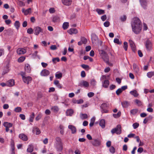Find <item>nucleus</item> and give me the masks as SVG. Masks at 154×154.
Returning a JSON list of instances; mask_svg holds the SVG:
<instances>
[{
    "label": "nucleus",
    "instance_id": "42",
    "mask_svg": "<svg viewBox=\"0 0 154 154\" xmlns=\"http://www.w3.org/2000/svg\"><path fill=\"white\" fill-rule=\"evenodd\" d=\"M66 113L67 115L71 116L73 113V111L72 109L68 110L66 112Z\"/></svg>",
    "mask_w": 154,
    "mask_h": 154
},
{
    "label": "nucleus",
    "instance_id": "20",
    "mask_svg": "<svg viewBox=\"0 0 154 154\" xmlns=\"http://www.w3.org/2000/svg\"><path fill=\"white\" fill-rule=\"evenodd\" d=\"M109 84V81L108 80H105L103 82L102 86L103 87L107 88L108 87Z\"/></svg>",
    "mask_w": 154,
    "mask_h": 154
},
{
    "label": "nucleus",
    "instance_id": "6",
    "mask_svg": "<svg viewBox=\"0 0 154 154\" xmlns=\"http://www.w3.org/2000/svg\"><path fill=\"white\" fill-rule=\"evenodd\" d=\"M100 56L102 58L103 60L105 62L108 61L109 59V57L107 53L104 51L102 50L100 52Z\"/></svg>",
    "mask_w": 154,
    "mask_h": 154
},
{
    "label": "nucleus",
    "instance_id": "52",
    "mask_svg": "<svg viewBox=\"0 0 154 154\" xmlns=\"http://www.w3.org/2000/svg\"><path fill=\"white\" fill-rule=\"evenodd\" d=\"M52 61L54 63H56V61L57 62H59L60 61V59L58 57L54 58L52 59Z\"/></svg>",
    "mask_w": 154,
    "mask_h": 154
},
{
    "label": "nucleus",
    "instance_id": "27",
    "mask_svg": "<svg viewBox=\"0 0 154 154\" xmlns=\"http://www.w3.org/2000/svg\"><path fill=\"white\" fill-rule=\"evenodd\" d=\"M4 126L5 127L10 128L13 126V124L11 123L5 122L3 124Z\"/></svg>",
    "mask_w": 154,
    "mask_h": 154
},
{
    "label": "nucleus",
    "instance_id": "8",
    "mask_svg": "<svg viewBox=\"0 0 154 154\" xmlns=\"http://www.w3.org/2000/svg\"><path fill=\"white\" fill-rule=\"evenodd\" d=\"M89 86V84L88 82L85 80H82L78 84V86L85 88L88 87Z\"/></svg>",
    "mask_w": 154,
    "mask_h": 154
},
{
    "label": "nucleus",
    "instance_id": "63",
    "mask_svg": "<svg viewBox=\"0 0 154 154\" xmlns=\"http://www.w3.org/2000/svg\"><path fill=\"white\" fill-rule=\"evenodd\" d=\"M91 85L95 86L96 84V81L94 79H92L91 81Z\"/></svg>",
    "mask_w": 154,
    "mask_h": 154
},
{
    "label": "nucleus",
    "instance_id": "26",
    "mask_svg": "<svg viewBox=\"0 0 154 154\" xmlns=\"http://www.w3.org/2000/svg\"><path fill=\"white\" fill-rule=\"evenodd\" d=\"M33 150V147L32 144L29 145L27 149V151L28 152H32Z\"/></svg>",
    "mask_w": 154,
    "mask_h": 154
},
{
    "label": "nucleus",
    "instance_id": "53",
    "mask_svg": "<svg viewBox=\"0 0 154 154\" xmlns=\"http://www.w3.org/2000/svg\"><path fill=\"white\" fill-rule=\"evenodd\" d=\"M59 20V17L57 16H54L53 17L52 20L53 22H54L58 21Z\"/></svg>",
    "mask_w": 154,
    "mask_h": 154
},
{
    "label": "nucleus",
    "instance_id": "29",
    "mask_svg": "<svg viewBox=\"0 0 154 154\" xmlns=\"http://www.w3.org/2000/svg\"><path fill=\"white\" fill-rule=\"evenodd\" d=\"M99 125L103 128H104L105 126V120L103 119L101 120L99 122Z\"/></svg>",
    "mask_w": 154,
    "mask_h": 154
},
{
    "label": "nucleus",
    "instance_id": "64",
    "mask_svg": "<svg viewBox=\"0 0 154 154\" xmlns=\"http://www.w3.org/2000/svg\"><path fill=\"white\" fill-rule=\"evenodd\" d=\"M116 88V86L114 85H111L110 86L109 88L110 90H113L115 88Z\"/></svg>",
    "mask_w": 154,
    "mask_h": 154
},
{
    "label": "nucleus",
    "instance_id": "11",
    "mask_svg": "<svg viewBox=\"0 0 154 154\" xmlns=\"http://www.w3.org/2000/svg\"><path fill=\"white\" fill-rule=\"evenodd\" d=\"M91 143L94 146H100L101 143L100 141L98 139H94Z\"/></svg>",
    "mask_w": 154,
    "mask_h": 154
},
{
    "label": "nucleus",
    "instance_id": "38",
    "mask_svg": "<svg viewBox=\"0 0 154 154\" xmlns=\"http://www.w3.org/2000/svg\"><path fill=\"white\" fill-rule=\"evenodd\" d=\"M81 41L83 44H85L87 42V40L84 37H81Z\"/></svg>",
    "mask_w": 154,
    "mask_h": 154
},
{
    "label": "nucleus",
    "instance_id": "37",
    "mask_svg": "<svg viewBox=\"0 0 154 154\" xmlns=\"http://www.w3.org/2000/svg\"><path fill=\"white\" fill-rule=\"evenodd\" d=\"M80 117L82 119H85L87 118L88 115L86 114L81 113L80 115Z\"/></svg>",
    "mask_w": 154,
    "mask_h": 154
},
{
    "label": "nucleus",
    "instance_id": "10",
    "mask_svg": "<svg viewBox=\"0 0 154 154\" xmlns=\"http://www.w3.org/2000/svg\"><path fill=\"white\" fill-rule=\"evenodd\" d=\"M34 33L36 35H38L40 32H42L43 29L40 27L37 26L34 29Z\"/></svg>",
    "mask_w": 154,
    "mask_h": 154
},
{
    "label": "nucleus",
    "instance_id": "2",
    "mask_svg": "<svg viewBox=\"0 0 154 154\" xmlns=\"http://www.w3.org/2000/svg\"><path fill=\"white\" fill-rule=\"evenodd\" d=\"M56 141L54 145L57 151H61L63 149V143L61 139L59 137L55 138Z\"/></svg>",
    "mask_w": 154,
    "mask_h": 154
},
{
    "label": "nucleus",
    "instance_id": "41",
    "mask_svg": "<svg viewBox=\"0 0 154 154\" xmlns=\"http://www.w3.org/2000/svg\"><path fill=\"white\" fill-rule=\"evenodd\" d=\"M138 112V109H133L130 111V113L133 115H135Z\"/></svg>",
    "mask_w": 154,
    "mask_h": 154
},
{
    "label": "nucleus",
    "instance_id": "44",
    "mask_svg": "<svg viewBox=\"0 0 154 154\" xmlns=\"http://www.w3.org/2000/svg\"><path fill=\"white\" fill-rule=\"evenodd\" d=\"M147 75L149 78H151L152 76H154V71L148 72L147 73Z\"/></svg>",
    "mask_w": 154,
    "mask_h": 154
},
{
    "label": "nucleus",
    "instance_id": "16",
    "mask_svg": "<svg viewBox=\"0 0 154 154\" xmlns=\"http://www.w3.org/2000/svg\"><path fill=\"white\" fill-rule=\"evenodd\" d=\"M19 137L24 141H26L28 140V137L25 134H19Z\"/></svg>",
    "mask_w": 154,
    "mask_h": 154
},
{
    "label": "nucleus",
    "instance_id": "50",
    "mask_svg": "<svg viewBox=\"0 0 154 154\" xmlns=\"http://www.w3.org/2000/svg\"><path fill=\"white\" fill-rule=\"evenodd\" d=\"M114 42L118 45H120L121 44V42H120L119 39L118 38H116L114 40Z\"/></svg>",
    "mask_w": 154,
    "mask_h": 154
},
{
    "label": "nucleus",
    "instance_id": "60",
    "mask_svg": "<svg viewBox=\"0 0 154 154\" xmlns=\"http://www.w3.org/2000/svg\"><path fill=\"white\" fill-rule=\"evenodd\" d=\"M107 18L106 15V14H104L101 17V19L102 20L104 21H105Z\"/></svg>",
    "mask_w": 154,
    "mask_h": 154
},
{
    "label": "nucleus",
    "instance_id": "46",
    "mask_svg": "<svg viewBox=\"0 0 154 154\" xmlns=\"http://www.w3.org/2000/svg\"><path fill=\"white\" fill-rule=\"evenodd\" d=\"M81 66L83 69L85 70H88L89 69V66L88 65H85V64H83L81 65Z\"/></svg>",
    "mask_w": 154,
    "mask_h": 154
},
{
    "label": "nucleus",
    "instance_id": "61",
    "mask_svg": "<svg viewBox=\"0 0 154 154\" xmlns=\"http://www.w3.org/2000/svg\"><path fill=\"white\" fill-rule=\"evenodd\" d=\"M103 24L105 27H108L110 25V23L108 21H106Z\"/></svg>",
    "mask_w": 154,
    "mask_h": 154
},
{
    "label": "nucleus",
    "instance_id": "58",
    "mask_svg": "<svg viewBox=\"0 0 154 154\" xmlns=\"http://www.w3.org/2000/svg\"><path fill=\"white\" fill-rule=\"evenodd\" d=\"M139 126V123H135L133 124V126L134 129H136Z\"/></svg>",
    "mask_w": 154,
    "mask_h": 154
},
{
    "label": "nucleus",
    "instance_id": "14",
    "mask_svg": "<svg viewBox=\"0 0 154 154\" xmlns=\"http://www.w3.org/2000/svg\"><path fill=\"white\" fill-rule=\"evenodd\" d=\"M50 72L46 69L43 70L41 72L40 74L42 76H46L50 74Z\"/></svg>",
    "mask_w": 154,
    "mask_h": 154
},
{
    "label": "nucleus",
    "instance_id": "5",
    "mask_svg": "<svg viewBox=\"0 0 154 154\" xmlns=\"http://www.w3.org/2000/svg\"><path fill=\"white\" fill-rule=\"evenodd\" d=\"M111 133L113 134L116 133L117 134H120L122 133L121 126L120 125H118L116 128L112 129L111 131Z\"/></svg>",
    "mask_w": 154,
    "mask_h": 154
},
{
    "label": "nucleus",
    "instance_id": "22",
    "mask_svg": "<svg viewBox=\"0 0 154 154\" xmlns=\"http://www.w3.org/2000/svg\"><path fill=\"white\" fill-rule=\"evenodd\" d=\"M121 104L123 108H127L130 105L129 103L126 101H124L121 102Z\"/></svg>",
    "mask_w": 154,
    "mask_h": 154
},
{
    "label": "nucleus",
    "instance_id": "1",
    "mask_svg": "<svg viewBox=\"0 0 154 154\" xmlns=\"http://www.w3.org/2000/svg\"><path fill=\"white\" fill-rule=\"evenodd\" d=\"M132 31L134 33L138 34L142 29V24L140 20L137 17L133 19V22L131 24Z\"/></svg>",
    "mask_w": 154,
    "mask_h": 154
},
{
    "label": "nucleus",
    "instance_id": "21",
    "mask_svg": "<svg viewBox=\"0 0 154 154\" xmlns=\"http://www.w3.org/2000/svg\"><path fill=\"white\" fill-rule=\"evenodd\" d=\"M6 82L7 86L9 87L12 86L14 85V81L13 79H10Z\"/></svg>",
    "mask_w": 154,
    "mask_h": 154
},
{
    "label": "nucleus",
    "instance_id": "30",
    "mask_svg": "<svg viewBox=\"0 0 154 154\" xmlns=\"http://www.w3.org/2000/svg\"><path fill=\"white\" fill-rule=\"evenodd\" d=\"M30 68L29 65L28 64H26L25 66V70L28 73H29L30 71Z\"/></svg>",
    "mask_w": 154,
    "mask_h": 154
},
{
    "label": "nucleus",
    "instance_id": "12",
    "mask_svg": "<svg viewBox=\"0 0 154 154\" xmlns=\"http://www.w3.org/2000/svg\"><path fill=\"white\" fill-rule=\"evenodd\" d=\"M68 32L70 35L75 34L78 33V31L77 29L75 28H72L68 30Z\"/></svg>",
    "mask_w": 154,
    "mask_h": 154
},
{
    "label": "nucleus",
    "instance_id": "15",
    "mask_svg": "<svg viewBox=\"0 0 154 154\" xmlns=\"http://www.w3.org/2000/svg\"><path fill=\"white\" fill-rule=\"evenodd\" d=\"M17 54L19 55L22 54L26 52V50L24 48H19L17 50Z\"/></svg>",
    "mask_w": 154,
    "mask_h": 154
},
{
    "label": "nucleus",
    "instance_id": "35",
    "mask_svg": "<svg viewBox=\"0 0 154 154\" xmlns=\"http://www.w3.org/2000/svg\"><path fill=\"white\" fill-rule=\"evenodd\" d=\"M134 102L138 106H140L142 105V102L138 99H136L134 101Z\"/></svg>",
    "mask_w": 154,
    "mask_h": 154
},
{
    "label": "nucleus",
    "instance_id": "43",
    "mask_svg": "<svg viewBox=\"0 0 154 154\" xmlns=\"http://www.w3.org/2000/svg\"><path fill=\"white\" fill-rule=\"evenodd\" d=\"M62 76V74L61 72H57L55 74V77L58 79H60Z\"/></svg>",
    "mask_w": 154,
    "mask_h": 154
},
{
    "label": "nucleus",
    "instance_id": "39",
    "mask_svg": "<svg viewBox=\"0 0 154 154\" xmlns=\"http://www.w3.org/2000/svg\"><path fill=\"white\" fill-rule=\"evenodd\" d=\"M130 93L131 94L133 95L134 97H137L138 95V94L136 90L131 91Z\"/></svg>",
    "mask_w": 154,
    "mask_h": 154
},
{
    "label": "nucleus",
    "instance_id": "9",
    "mask_svg": "<svg viewBox=\"0 0 154 154\" xmlns=\"http://www.w3.org/2000/svg\"><path fill=\"white\" fill-rule=\"evenodd\" d=\"M140 4L142 7L144 9H146L147 7V0H139Z\"/></svg>",
    "mask_w": 154,
    "mask_h": 154
},
{
    "label": "nucleus",
    "instance_id": "45",
    "mask_svg": "<svg viewBox=\"0 0 154 154\" xmlns=\"http://www.w3.org/2000/svg\"><path fill=\"white\" fill-rule=\"evenodd\" d=\"M120 20L122 22L125 21L127 19V17L125 15H123L121 16L120 17Z\"/></svg>",
    "mask_w": 154,
    "mask_h": 154
},
{
    "label": "nucleus",
    "instance_id": "36",
    "mask_svg": "<svg viewBox=\"0 0 154 154\" xmlns=\"http://www.w3.org/2000/svg\"><path fill=\"white\" fill-rule=\"evenodd\" d=\"M14 25L16 29H18L20 27V23L19 21L17 20L14 23Z\"/></svg>",
    "mask_w": 154,
    "mask_h": 154
},
{
    "label": "nucleus",
    "instance_id": "34",
    "mask_svg": "<svg viewBox=\"0 0 154 154\" xmlns=\"http://www.w3.org/2000/svg\"><path fill=\"white\" fill-rule=\"evenodd\" d=\"M133 67L134 70L136 72H139V69L137 65L135 63L133 64Z\"/></svg>",
    "mask_w": 154,
    "mask_h": 154
},
{
    "label": "nucleus",
    "instance_id": "56",
    "mask_svg": "<svg viewBox=\"0 0 154 154\" xmlns=\"http://www.w3.org/2000/svg\"><path fill=\"white\" fill-rule=\"evenodd\" d=\"M109 151L111 153H114L115 152V149L113 146H112L109 148Z\"/></svg>",
    "mask_w": 154,
    "mask_h": 154
},
{
    "label": "nucleus",
    "instance_id": "23",
    "mask_svg": "<svg viewBox=\"0 0 154 154\" xmlns=\"http://www.w3.org/2000/svg\"><path fill=\"white\" fill-rule=\"evenodd\" d=\"M62 3L66 5H69L71 4V0H62Z\"/></svg>",
    "mask_w": 154,
    "mask_h": 154
},
{
    "label": "nucleus",
    "instance_id": "32",
    "mask_svg": "<svg viewBox=\"0 0 154 154\" xmlns=\"http://www.w3.org/2000/svg\"><path fill=\"white\" fill-rule=\"evenodd\" d=\"M69 26V23L65 22L63 23V28L64 30H65L68 28Z\"/></svg>",
    "mask_w": 154,
    "mask_h": 154
},
{
    "label": "nucleus",
    "instance_id": "62",
    "mask_svg": "<svg viewBox=\"0 0 154 154\" xmlns=\"http://www.w3.org/2000/svg\"><path fill=\"white\" fill-rule=\"evenodd\" d=\"M81 76L82 78H84L86 76V74L85 72L84 71H82L81 72Z\"/></svg>",
    "mask_w": 154,
    "mask_h": 154
},
{
    "label": "nucleus",
    "instance_id": "40",
    "mask_svg": "<svg viewBox=\"0 0 154 154\" xmlns=\"http://www.w3.org/2000/svg\"><path fill=\"white\" fill-rule=\"evenodd\" d=\"M121 112L120 111H119L116 114H113L112 115L113 116L116 118H117L120 116Z\"/></svg>",
    "mask_w": 154,
    "mask_h": 154
},
{
    "label": "nucleus",
    "instance_id": "3",
    "mask_svg": "<svg viewBox=\"0 0 154 154\" xmlns=\"http://www.w3.org/2000/svg\"><path fill=\"white\" fill-rule=\"evenodd\" d=\"M146 51L148 52L151 51L153 49V43L149 39L145 41L144 42Z\"/></svg>",
    "mask_w": 154,
    "mask_h": 154
},
{
    "label": "nucleus",
    "instance_id": "28",
    "mask_svg": "<svg viewBox=\"0 0 154 154\" xmlns=\"http://www.w3.org/2000/svg\"><path fill=\"white\" fill-rule=\"evenodd\" d=\"M96 11L99 15H102L105 13V11L104 10L99 8H97L96 9Z\"/></svg>",
    "mask_w": 154,
    "mask_h": 154
},
{
    "label": "nucleus",
    "instance_id": "59",
    "mask_svg": "<svg viewBox=\"0 0 154 154\" xmlns=\"http://www.w3.org/2000/svg\"><path fill=\"white\" fill-rule=\"evenodd\" d=\"M94 95V93L92 92H90L88 94V96L89 98L92 97Z\"/></svg>",
    "mask_w": 154,
    "mask_h": 154
},
{
    "label": "nucleus",
    "instance_id": "18",
    "mask_svg": "<svg viewBox=\"0 0 154 154\" xmlns=\"http://www.w3.org/2000/svg\"><path fill=\"white\" fill-rule=\"evenodd\" d=\"M68 128L69 129L71 130L72 134H74L76 133V129L74 126L72 125H69L68 126Z\"/></svg>",
    "mask_w": 154,
    "mask_h": 154
},
{
    "label": "nucleus",
    "instance_id": "13",
    "mask_svg": "<svg viewBox=\"0 0 154 154\" xmlns=\"http://www.w3.org/2000/svg\"><path fill=\"white\" fill-rule=\"evenodd\" d=\"M129 42L132 51L135 52L136 50V47L134 42L131 39L129 40Z\"/></svg>",
    "mask_w": 154,
    "mask_h": 154
},
{
    "label": "nucleus",
    "instance_id": "31",
    "mask_svg": "<svg viewBox=\"0 0 154 154\" xmlns=\"http://www.w3.org/2000/svg\"><path fill=\"white\" fill-rule=\"evenodd\" d=\"M35 117V113L32 112V114L30 115L29 121V122H33V120Z\"/></svg>",
    "mask_w": 154,
    "mask_h": 154
},
{
    "label": "nucleus",
    "instance_id": "47",
    "mask_svg": "<svg viewBox=\"0 0 154 154\" xmlns=\"http://www.w3.org/2000/svg\"><path fill=\"white\" fill-rule=\"evenodd\" d=\"M59 128L60 129V133L61 134H63L64 133V127L62 125H60L59 126Z\"/></svg>",
    "mask_w": 154,
    "mask_h": 154
},
{
    "label": "nucleus",
    "instance_id": "24",
    "mask_svg": "<svg viewBox=\"0 0 154 154\" xmlns=\"http://www.w3.org/2000/svg\"><path fill=\"white\" fill-rule=\"evenodd\" d=\"M32 132L33 133L35 134L36 135L39 134L41 133L39 129L37 128H34L32 130Z\"/></svg>",
    "mask_w": 154,
    "mask_h": 154
},
{
    "label": "nucleus",
    "instance_id": "19",
    "mask_svg": "<svg viewBox=\"0 0 154 154\" xmlns=\"http://www.w3.org/2000/svg\"><path fill=\"white\" fill-rule=\"evenodd\" d=\"M8 64H7L6 66L4 67L3 71L2 73V75H4L7 73L9 71Z\"/></svg>",
    "mask_w": 154,
    "mask_h": 154
},
{
    "label": "nucleus",
    "instance_id": "49",
    "mask_svg": "<svg viewBox=\"0 0 154 154\" xmlns=\"http://www.w3.org/2000/svg\"><path fill=\"white\" fill-rule=\"evenodd\" d=\"M123 48L125 51H127L128 49V44L127 42H125L123 43Z\"/></svg>",
    "mask_w": 154,
    "mask_h": 154
},
{
    "label": "nucleus",
    "instance_id": "4",
    "mask_svg": "<svg viewBox=\"0 0 154 154\" xmlns=\"http://www.w3.org/2000/svg\"><path fill=\"white\" fill-rule=\"evenodd\" d=\"M22 77V79L23 82L28 85L31 82L32 79L30 76H26V74L24 72H21L20 73Z\"/></svg>",
    "mask_w": 154,
    "mask_h": 154
},
{
    "label": "nucleus",
    "instance_id": "55",
    "mask_svg": "<svg viewBox=\"0 0 154 154\" xmlns=\"http://www.w3.org/2000/svg\"><path fill=\"white\" fill-rule=\"evenodd\" d=\"M122 91V89L121 88H119L116 91V94L117 95H119Z\"/></svg>",
    "mask_w": 154,
    "mask_h": 154
},
{
    "label": "nucleus",
    "instance_id": "17",
    "mask_svg": "<svg viewBox=\"0 0 154 154\" xmlns=\"http://www.w3.org/2000/svg\"><path fill=\"white\" fill-rule=\"evenodd\" d=\"M31 9L29 8L26 10H25L24 8H23L22 9V12L25 15H27L28 14L31 13Z\"/></svg>",
    "mask_w": 154,
    "mask_h": 154
},
{
    "label": "nucleus",
    "instance_id": "33",
    "mask_svg": "<svg viewBox=\"0 0 154 154\" xmlns=\"http://www.w3.org/2000/svg\"><path fill=\"white\" fill-rule=\"evenodd\" d=\"M51 109L54 112H57L59 110V108L57 106H54L51 107Z\"/></svg>",
    "mask_w": 154,
    "mask_h": 154
},
{
    "label": "nucleus",
    "instance_id": "54",
    "mask_svg": "<svg viewBox=\"0 0 154 154\" xmlns=\"http://www.w3.org/2000/svg\"><path fill=\"white\" fill-rule=\"evenodd\" d=\"M42 115L41 113H39L36 117L35 118V120L36 121H38L42 117Z\"/></svg>",
    "mask_w": 154,
    "mask_h": 154
},
{
    "label": "nucleus",
    "instance_id": "51",
    "mask_svg": "<svg viewBox=\"0 0 154 154\" xmlns=\"http://www.w3.org/2000/svg\"><path fill=\"white\" fill-rule=\"evenodd\" d=\"M25 58L24 57H20L18 60V62L19 63L22 62L24 61L25 60Z\"/></svg>",
    "mask_w": 154,
    "mask_h": 154
},
{
    "label": "nucleus",
    "instance_id": "57",
    "mask_svg": "<svg viewBox=\"0 0 154 154\" xmlns=\"http://www.w3.org/2000/svg\"><path fill=\"white\" fill-rule=\"evenodd\" d=\"M33 30L31 28L28 29L27 30V32L29 34H32L33 33Z\"/></svg>",
    "mask_w": 154,
    "mask_h": 154
},
{
    "label": "nucleus",
    "instance_id": "7",
    "mask_svg": "<svg viewBox=\"0 0 154 154\" xmlns=\"http://www.w3.org/2000/svg\"><path fill=\"white\" fill-rule=\"evenodd\" d=\"M100 108L102 109L101 112L102 113L108 112L109 110L106 103H102L100 106Z\"/></svg>",
    "mask_w": 154,
    "mask_h": 154
},
{
    "label": "nucleus",
    "instance_id": "25",
    "mask_svg": "<svg viewBox=\"0 0 154 154\" xmlns=\"http://www.w3.org/2000/svg\"><path fill=\"white\" fill-rule=\"evenodd\" d=\"M11 152H15L14 142L13 140H11Z\"/></svg>",
    "mask_w": 154,
    "mask_h": 154
},
{
    "label": "nucleus",
    "instance_id": "48",
    "mask_svg": "<svg viewBox=\"0 0 154 154\" xmlns=\"http://www.w3.org/2000/svg\"><path fill=\"white\" fill-rule=\"evenodd\" d=\"M21 108L20 107H17L15 108L14 111L16 112H19L21 111Z\"/></svg>",
    "mask_w": 154,
    "mask_h": 154
}]
</instances>
